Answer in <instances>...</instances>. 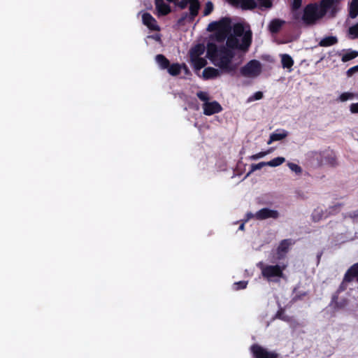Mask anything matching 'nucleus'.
I'll use <instances>...</instances> for the list:
<instances>
[{"instance_id": "b1692460", "label": "nucleus", "mask_w": 358, "mask_h": 358, "mask_svg": "<svg viewBox=\"0 0 358 358\" xmlns=\"http://www.w3.org/2000/svg\"><path fill=\"white\" fill-rule=\"evenodd\" d=\"M281 63L284 69H291L294 65V60L289 55L283 54L281 55Z\"/></svg>"}, {"instance_id": "a878e982", "label": "nucleus", "mask_w": 358, "mask_h": 358, "mask_svg": "<svg viewBox=\"0 0 358 358\" xmlns=\"http://www.w3.org/2000/svg\"><path fill=\"white\" fill-rule=\"evenodd\" d=\"M358 15V0H352L350 5L349 16L354 19Z\"/></svg>"}, {"instance_id": "ddd939ff", "label": "nucleus", "mask_w": 358, "mask_h": 358, "mask_svg": "<svg viewBox=\"0 0 358 358\" xmlns=\"http://www.w3.org/2000/svg\"><path fill=\"white\" fill-rule=\"evenodd\" d=\"M319 4V8L320 12L324 16L326 15L329 10L331 9V15L334 16L336 10L333 8L334 4V0H321Z\"/></svg>"}, {"instance_id": "6e6d98bb", "label": "nucleus", "mask_w": 358, "mask_h": 358, "mask_svg": "<svg viewBox=\"0 0 358 358\" xmlns=\"http://www.w3.org/2000/svg\"><path fill=\"white\" fill-rule=\"evenodd\" d=\"M244 223H242L240 226H239V229L240 230H243L244 229Z\"/></svg>"}, {"instance_id": "423d86ee", "label": "nucleus", "mask_w": 358, "mask_h": 358, "mask_svg": "<svg viewBox=\"0 0 358 358\" xmlns=\"http://www.w3.org/2000/svg\"><path fill=\"white\" fill-rule=\"evenodd\" d=\"M240 72L244 77H257L262 72L261 63L256 59L250 60L241 69Z\"/></svg>"}, {"instance_id": "79ce46f5", "label": "nucleus", "mask_w": 358, "mask_h": 358, "mask_svg": "<svg viewBox=\"0 0 358 358\" xmlns=\"http://www.w3.org/2000/svg\"><path fill=\"white\" fill-rule=\"evenodd\" d=\"M196 96L201 101H205V103L208 102L209 96L206 92L202 91L198 92Z\"/></svg>"}, {"instance_id": "f3484780", "label": "nucleus", "mask_w": 358, "mask_h": 358, "mask_svg": "<svg viewBox=\"0 0 358 358\" xmlns=\"http://www.w3.org/2000/svg\"><path fill=\"white\" fill-rule=\"evenodd\" d=\"M294 243V241L290 238L284 239L281 241L277 249L278 254L279 255L286 254L289 251L290 245H292Z\"/></svg>"}, {"instance_id": "de8ad7c7", "label": "nucleus", "mask_w": 358, "mask_h": 358, "mask_svg": "<svg viewBox=\"0 0 358 358\" xmlns=\"http://www.w3.org/2000/svg\"><path fill=\"white\" fill-rule=\"evenodd\" d=\"M262 97H263V93L262 92H257L253 94L251 99L252 100H259V99H262Z\"/></svg>"}, {"instance_id": "aec40b11", "label": "nucleus", "mask_w": 358, "mask_h": 358, "mask_svg": "<svg viewBox=\"0 0 358 358\" xmlns=\"http://www.w3.org/2000/svg\"><path fill=\"white\" fill-rule=\"evenodd\" d=\"M205 47L203 44H197L191 48L189 55L191 59H194L200 57L204 53Z\"/></svg>"}, {"instance_id": "c756f323", "label": "nucleus", "mask_w": 358, "mask_h": 358, "mask_svg": "<svg viewBox=\"0 0 358 358\" xmlns=\"http://www.w3.org/2000/svg\"><path fill=\"white\" fill-rule=\"evenodd\" d=\"M312 157L317 162V164L319 166L324 165L323 151L313 152Z\"/></svg>"}, {"instance_id": "a211bd4d", "label": "nucleus", "mask_w": 358, "mask_h": 358, "mask_svg": "<svg viewBox=\"0 0 358 358\" xmlns=\"http://www.w3.org/2000/svg\"><path fill=\"white\" fill-rule=\"evenodd\" d=\"M288 135V132L285 130H281L279 132V130H276L275 132L272 133L270 136L269 140L268 141V144H271L273 141H280L283 138H286Z\"/></svg>"}, {"instance_id": "c03bdc74", "label": "nucleus", "mask_w": 358, "mask_h": 358, "mask_svg": "<svg viewBox=\"0 0 358 358\" xmlns=\"http://www.w3.org/2000/svg\"><path fill=\"white\" fill-rule=\"evenodd\" d=\"M350 110L353 114H358V103H351L350 106Z\"/></svg>"}, {"instance_id": "9d476101", "label": "nucleus", "mask_w": 358, "mask_h": 358, "mask_svg": "<svg viewBox=\"0 0 358 358\" xmlns=\"http://www.w3.org/2000/svg\"><path fill=\"white\" fill-rule=\"evenodd\" d=\"M203 114L206 115H212L222 110V106L216 101L206 102L203 104Z\"/></svg>"}, {"instance_id": "7c9ffc66", "label": "nucleus", "mask_w": 358, "mask_h": 358, "mask_svg": "<svg viewBox=\"0 0 358 358\" xmlns=\"http://www.w3.org/2000/svg\"><path fill=\"white\" fill-rule=\"evenodd\" d=\"M192 61L194 62V67L196 69H200L203 67H204L206 65V61L203 58H201L200 57L194 59H191Z\"/></svg>"}, {"instance_id": "58836bf2", "label": "nucleus", "mask_w": 358, "mask_h": 358, "mask_svg": "<svg viewBox=\"0 0 358 358\" xmlns=\"http://www.w3.org/2000/svg\"><path fill=\"white\" fill-rule=\"evenodd\" d=\"M247 285H248V281H245V280L234 282L233 285L234 289H235V290L243 289L246 288Z\"/></svg>"}, {"instance_id": "5fc2aeb1", "label": "nucleus", "mask_w": 358, "mask_h": 358, "mask_svg": "<svg viewBox=\"0 0 358 358\" xmlns=\"http://www.w3.org/2000/svg\"><path fill=\"white\" fill-rule=\"evenodd\" d=\"M150 37L154 38L156 41H160V36L158 34L151 36Z\"/></svg>"}, {"instance_id": "3c124183", "label": "nucleus", "mask_w": 358, "mask_h": 358, "mask_svg": "<svg viewBox=\"0 0 358 358\" xmlns=\"http://www.w3.org/2000/svg\"><path fill=\"white\" fill-rule=\"evenodd\" d=\"M355 72H356L355 70L352 67L347 71V74L348 76H351Z\"/></svg>"}, {"instance_id": "bb28decb", "label": "nucleus", "mask_w": 358, "mask_h": 358, "mask_svg": "<svg viewBox=\"0 0 358 358\" xmlns=\"http://www.w3.org/2000/svg\"><path fill=\"white\" fill-rule=\"evenodd\" d=\"M234 36L237 37H243L245 34L244 27L241 23H237L234 25L233 27Z\"/></svg>"}, {"instance_id": "72a5a7b5", "label": "nucleus", "mask_w": 358, "mask_h": 358, "mask_svg": "<svg viewBox=\"0 0 358 358\" xmlns=\"http://www.w3.org/2000/svg\"><path fill=\"white\" fill-rule=\"evenodd\" d=\"M323 216V211L322 209H315L312 213V219L314 222L320 221Z\"/></svg>"}, {"instance_id": "f03ea898", "label": "nucleus", "mask_w": 358, "mask_h": 358, "mask_svg": "<svg viewBox=\"0 0 358 358\" xmlns=\"http://www.w3.org/2000/svg\"><path fill=\"white\" fill-rule=\"evenodd\" d=\"M324 17L320 10L319 4L310 3L304 7L301 20L306 26H312Z\"/></svg>"}, {"instance_id": "39448f33", "label": "nucleus", "mask_w": 358, "mask_h": 358, "mask_svg": "<svg viewBox=\"0 0 358 358\" xmlns=\"http://www.w3.org/2000/svg\"><path fill=\"white\" fill-rule=\"evenodd\" d=\"M201 5L199 1H195L189 6V13L184 12L181 14L180 18L177 20V25L184 26L186 22L192 23L198 15Z\"/></svg>"}, {"instance_id": "ea45409f", "label": "nucleus", "mask_w": 358, "mask_h": 358, "mask_svg": "<svg viewBox=\"0 0 358 358\" xmlns=\"http://www.w3.org/2000/svg\"><path fill=\"white\" fill-rule=\"evenodd\" d=\"M213 10V4L211 1H208L206 3L205 8L203 10V15L207 16L210 15Z\"/></svg>"}, {"instance_id": "f257e3e1", "label": "nucleus", "mask_w": 358, "mask_h": 358, "mask_svg": "<svg viewBox=\"0 0 358 358\" xmlns=\"http://www.w3.org/2000/svg\"><path fill=\"white\" fill-rule=\"evenodd\" d=\"M234 57V52L226 48L224 45L220 46V55L214 64L218 66L222 72L233 75L236 69L237 65L232 63Z\"/></svg>"}, {"instance_id": "9b49d317", "label": "nucleus", "mask_w": 358, "mask_h": 358, "mask_svg": "<svg viewBox=\"0 0 358 358\" xmlns=\"http://www.w3.org/2000/svg\"><path fill=\"white\" fill-rule=\"evenodd\" d=\"M143 23L151 31H159L160 27L157 20L149 13H144L142 15Z\"/></svg>"}, {"instance_id": "4468645a", "label": "nucleus", "mask_w": 358, "mask_h": 358, "mask_svg": "<svg viewBox=\"0 0 358 358\" xmlns=\"http://www.w3.org/2000/svg\"><path fill=\"white\" fill-rule=\"evenodd\" d=\"M220 55V47L214 43H208L207 44V57L213 62H215Z\"/></svg>"}, {"instance_id": "412c9836", "label": "nucleus", "mask_w": 358, "mask_h": 358, "mask_svg": "<svg viewBox=\"0 0 358 358\" xmlns=\"http://www.w3.org/2000/svg\"><path fill=\"white\" fill-rule=\"evenodd\" d=\"M220 76L218 69L213 67H207L203 71V78L206 80L215 78Z\"/></svg>"}, {"instance_id": "603ef678", "label": "nucleus", "mask_w": 358, "mask_h": 358, "mask_svg": "<svg viewBox=\"0 0 358 358\" xmlns=\"http://www.w3.org/2000/svg\"><path fill=\"white\" fill-rule=\"evenodd\" d=\"M346 282H342L341 285H340L338 291L340 292H342L345 289V287L344 286V284Z\"/></svg>"}, {"instance_id": "473e14b6", "label": "nucleus", "mask_w": 358, "mask_h": 358, "mask_svg": "<svg viewBox=\"0 0 358 358\" xmlns=\"http://www.w3.org/2000/svg\"><path fill=\"white\" fill-rule=\"evenodd\" d=\"M267 166L266 162H261L258 164H253L251 165L250 171L248 173L247 176L250 175L254 171L261 169L262 168Z\"/></svg>"}, {"instance_id": "a19ab883", "label": "nucleus", "mask_w": 358, "mask_h": 358, "mask_svg": "<svg viewBox=\"0 0 358 358\" xmlns=\"http://www.w3.org/2000/svg\"><path fill=\"white\" fill-rule=\"evenodd\" d=\"M287 166L292 171L295 172L297 174H299L302 172V169L301 168V166L294 163L289 162L287 164Z\"/></svg>"}, {"instance_id": "8fccbe9b", "label": "nucleus", "mask_w": 358, "mask_h": 358, "mask_svg": "<svg viewBox=\"0 0 358 358\" xmlns=\"http://www.w3.org/2000/svg\"><path fill=\"white\" fill-rule=\"evenodd\" d=\"M349 216L352 219L358 218V211H353L350 213Z\"/></svg>"}, {"instance_id": "4d7b16f0", "label": "nucleus", "mask_w": 358, "mask_h": 358, "mask_svg": "<svg viewBox=\"0 0 358 358\" xmlns=\"http://www.w3.org/2000/svg\"><path fill=\"white\" fill-rule=\"evenodd\" d=\"M353 69L355 70V71H358V65L353 66Z\"/></svg>"}, {"instance_id": "37998d69", "label": "nucleus", "mask_w": 358, "mask_h": 358, "mask_svg": "<svg viewBox=\"0 0 358 358\" xmlns=\"http://www.w3.org/2000/svg\"><path fill=\"white\" fill-rule=\"evenodd\" d=\"M338 296L334 295L331 299V303L335 304V308H341L344 306V303H341L337 301Z\"/></svg>"}, {"instance_id": "1a4fd4ad", "label": "nucleus", "mask_w": 358, "mask_h": 358, "mask_svg": "<svg viewBox=\"0 0 358 358\" xmlns=\"http://www.w3.org/2000/svg\"><path fill=\"white\" fill-rule=\"evenodd\" d=\"M279 217V213L276 210H271L268 208H264L256 212L255 218L257 220H263L268 218L277 219Z\"/></svg>"}, {"instance_id": "49530a36", "label": "nucleus", "mask_w": 358, "mask_h": 358, "mask_svg": "<svg viewBox=\"0 0 358 358\" xmlns=\"http://www.w3.org/2000/svg\"><path fill=\"white\" fill-rule=\"evenodd\" d=\"M302 0H293L292 2V9L293 10H297L299 9L301 6Z\"/></svg>"}, {"instance_id": "4c0bfd02", "label": "nucleus", "mask_w": 358, "mask_h": 358, "mask_svg": "<svg viewBox=\"0 0 358 358\" xmlns=\"http://www.w3.org/2000/svg\"><path fill=\"white\" fill-rule=\"evenodd\" d=\"M349 34L352 36V38H358V22L349 28Z\"/></svg>"}, {"instance_id": "13d9d810", "label": "nucleus", "mask_w": 358, "mask_h": 358, "mask_svg": "<svg viewBox=\"0 0 358 358\" xmlns=\"http://www.w3.org/2000/svg\"><path fill=\"white\" fill-rule=\"evenodd\" d=\"M357 98H358V95H357Z\"/></svg>"}, {"instance_id": "6e6552de", "label": "nucleus", "mask_w": 358, "mask_h": 358, "mask_svg": "<svg viewBox=\"0 0 358 358\" xmlns=\"http://www.w3.org/2000/svg\"><path fill=\"white\" fill-rule=\"evenodd\" d=\"M231 19L227 17H222L218 21H213L210 22L207 27L208 31L213 32L215 31H220L223 32L230 33L231 27Z\"/></svg>"}, {"instance_id": "09e8293b", "label": "nucleus", "mask_w": 358, "mask_h": 358, "mask_svg": "<svg viewBox=\"0 0 358 358\" xmlns=\"http://www.w3.org/2000/svg\"><path fill=\"white\" fill-rule=\"evenodd\" d=\"M266 152H259L256 155L251 156V159H257L259 158L263 157L264 156L266 155Z\"/></svg>"}, {"instance_id": "e433bc0d", "label": "nucleus", "mask_w": 358, "mask_h": 358, "mask_svg": "<svg viewBox=\"0 0 358 358\" xmlns=\"http://www.w3.org/2000/svg\"><path fill=\"white\" fill-rule=\"evenodd\" d=\"M215 39L218 42H222L227 38V36L229 33L223 32L220 31H215Z\"/></svg>"}, {"instance_id": "2eb2a0df", "label": "nucleus", "mask_w": 358, "mask_h": 358, "mask_svg": "<svg viewBox=\"0 0 358 358\" xmlns=\"http://www.w3.org/2000/svg\"><path fill=\"white\" fill-rule=\"evenodd\" d=\"M323 156L324 165H329L330 166L334 167L338 164L336 155L333 151L324 150L323 151Z\"/></svg>"}, {"instance_id": "7ed1b4c3", "label": "nucleus", "mask_w": 358, "mask_h": 358, "mask_svg": "<svg viewBox=\"0 0 358 358\" xmlns=\"http://www.w3.org/2000/svg\"><path fill=\"white\" fill-rule=\"evenodd\" d=\"M252 34L250 30L247 31L241 38V43L237 36L232 34L227 36L226 45L228 49L231 50H240L244 52L248 50L252 43Z\"/></svg>"}, {"instance_id": "a18cd8bd", "label": "nucleus", "mask_w": 358, "mask_h": 358, "mask_svg": "<svg viewBox=\"0 0 358 358\" xmlns=\"http://www.w3.org/2000/svg\"><path fill=\"white\" fill-rule=\"evenodd\" d=\"M342 206V203H337L333 206L329 208V213H335L336 211L340 210L341 207Z\"/></svg>"}, {"instance_id": "cd10ccee", "label": "nucleus", "mask_w": 358, "mask_h": 358, "mask_svg": "<svg viewBox=\"0 0 358 358\" xmlns=\"http://www.w3.org/2000/svg\"><path fill=\"white\" fill-rule=\"evenodd\" d=\"M167 69H168V72L170 75H171L173 76H176L180 73L181 66L178 63L173 64L171 65L170 64Z\"/></svg>"}, {"instance_id": "f8f14e48", "label": "nucleus", "mask_w": 358, "mask_h": 358, "mask_svg": "<svg viewBox=\"0 0 358 358\" xmlns=\"http://www.w3.org/2000/svg\"><path fill=\"white\" fill-rule=\"evenodd\" d=\"M353 280L358 282V262L348 269L343 278V282H352Z\"/></svg>"}, {"instance_id": "393cba45", "label": "nucleus", "mask_w": 358, "mask_h": 358, "mask_svg": "<svg viewBox=\"0 0 358 358\" xmlns=\"http://www.w3.org/2000/svg\"><path fill=\"white\" fill-rule=\"evenodd\" d=\"M358 57V52L352 50H348L345 53L342 55L341 61L347 62Z\"/></svg>"}, {"instance_id": "dca6fc26", "label": "nucleus", "mask_w": 358, "mask_h": 358, "mask_svg": "<svg viewBox=\"0 0 358 358\" xmlns=\"http://www.w3.org/2000/svg\"><path fill=\"white\" fill-rule=\"evenodd\" d=\"M234 3L240 5L243 10H252L257 8V4L255 0H231Z\"/></svg>"}, {"instance_id": "5701e85b", "label": "nucleus", "mask_w": 358, "mask_h": 358, "mask_svg": "<svg viewBox=\"0 0 358 358\" xmlns=\"http://www.w3.org/2000/svg\"><path fill=\"white\" fill-rule=\"evenodd\" d=\"M155 59L161 69H167L169 68L170 62L164 55H157Z\"/></svg>"}, {"instance_id": "c9c22d12", "label": "nucleus", "mask_w": 358, "mask_h": 358, "mask_svg": "<svg viewBox=\"0 0 358 358\" xmlns=\"http://www.w3.org/2000/svg\"><path fill=\"white\" fill-rule=\"evenodd\" d=\"M355 96V94L352 92H343L339 96V100L342 102L346 101L349 99H352Z\"/></svg>"}, {"instance_id": "f704fd0d", "label": "nucleus", "mask_w": 358, "mask_h": 358, "mask_svg": "<svg viewBox=\"0 0 358 358\" xmlns=\"http://www.w3.org/2000/svg\"><path fill=\"white\" fill-rule=\"evenodd\" d=\"M195 1H199V0H182L180 1H177L176 3H177L178 6L180 9H185L187 8V5L189 4L191 6V3H194Z\"/></svg>"}, {"instance_id": "20e7f679", "label": "nucleus", "mask_w": 358, "mask_h": 358, "mask_svg": "<svg viewBox=\"0 0 358 358\" xmlns=\"http://www.w3.org/2000/svg\"><path fill=\"white\" fill-rule=\"evenodd\" d=\"M257 266L261 269L262 276L268 281L278 282L275 278H282L283 271L285 269V265H264L262 262H259Z\"/></svg>"}, {"instance_id": "0eeeda50", "label": "nucleus", "mask_w": 358, "mask_h": 358, "mask_svg": "<svg viewBox=\"0 0 358 358\" xmlns=\"http://www.w3.org/2000/svg\"><path fill=\"white\" fill-rule=\"evenodd\" d=\"M250 350L254 358H278L279 356L275 351L268 350L257 343L252 345Z\"/></svg>"}, {"instance_id": "c85d7f7f", "label": "nucleus", "mask_w": 358, "mask_h": 358, "mask_svg": "<svg viewBox=\"0 0 358 358\" xmlns=\"http://www.w3.org/2000/svg\"><path fill=\"white\" fill-rule=\"evenodd\" d=\"M285 162V159L282 157H275L271 161L266 162V165L271 167H275L281 165L282 163Z\"/></svg>"}, {"instance_id": "864d4df0", "label": "nucleus", "mask_w": 358, "mask_h": 358, "mask_svg": "<svg viewBox=\"0 0 358 358\" xmlns=\"http://www.w3.org/2000/svg\"><path fill=\"white\" fill-rule=\"evenodd\" d=\"M247 220L251 218H255V214H252L251 212L248 213L247 215Z\"/></svg>"}, {"instance_id": "2f4dec72", "label": "nucleus", "mask_w": 358, "mask_h": 358, "mask_svg": "<svg viewBox=\"0 0 358 358\" xmlns=\"http://www.w3.org/2000/svg\"><path fill=\"white\" fill-rule=\"evenodd\" d=\"M275 317L285 322H289L291 320L290 317L285 314V310L282 308H280V310H278Z\"/></svg>"}, {"instance_id": "4be33fe9", "label": "nucleus", "mask_w": 358, "mask_h": 358, "mask_svg": "<svg viewBox=\"0 0 358 358\" xmlns=\"http://www.w3.org/2000/svg\"><path fill=\"white\" fill-rule=\"evenodd\" d=\"M285 22L279 19H274L271 21L268 25V29L272 34L279 32Z\"/></svg>"}, {"instance_id": "6ab92c4d", "label": "nucleus", "mask_w": 358, "mask_h": 358, "mask_svg": "<svg viewBox=\"0 0 358 358\" xmlns=\"http://www.w3.org/2000/svg\"><path fill=\"white\" fill-rule=\"evenodd\" d=\"M338 40L336 36H329L320 40L318 45L321 47H329L338 43Z\"/></svg>"}]
</instances>
